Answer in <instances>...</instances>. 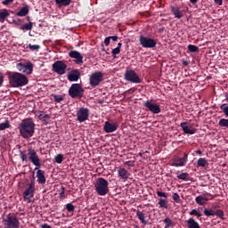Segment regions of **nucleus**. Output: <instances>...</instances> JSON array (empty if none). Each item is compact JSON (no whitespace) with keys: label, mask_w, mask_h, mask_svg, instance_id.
I'll return each mask as SVG.
<instances>
[{"label":"nucleus","mask_w":228,"mask_h":228,"mask_svg":"<svg viewBox=\"0 0 228 228\" xmlns=\"http://www.w3.org/2000/svg\"><path fill=\"white\" fill-rule=\"evenodd\" d=\"M10 17V12L7 9H3L0 12V22L3 24L4 23V20H6V18Z\"/></svg>","instance_id":"26"},{"label":"nucleus","mask_w":228,"mask_h":228,"mask_svg":"<svg viewBox=\"0 0 228 228\" xmlns=\"http://www.w3.org/2000/svg\"><path fill=\"white\" fill-rule=\"evenodd\" d=\"M139 156L142 158L143 156V153H139Z\"/></svg>","instance_id":"62"},{"label":"nucleus","mask_w":228,"mask_h":228,"mask_svg":"<svg viewBox=\"0 0 228 228\" xmlns=\"http://www.w3.org/2000/svg\"><path fill=\"white\" fill-rule=\"evenodd\" d=\"M117 54H120V49L116 47L112 50V56L115 58Z\"/></svg>","instance_id":"46"},{"label":"nucleus","mask_w":228,"mask_h":228,"mask_svg":"<svg viewBox=\"0 0 228 228\" xmlns=\"http://www.w3.org/2000/svg\"><path fill=\"white\" fill-rule=\"evenodd\" d=\"M207 165H208V159H206L205 158H200L197 161L198 167H202L204 168L206 167Z\"/></svg>","instance_id":"30"},{"label":"nucleus","mask_w":228,"mask_h":228,"mask_svg":"<svg viewBox=\"0 0 228 228\" xmlns=\"http://www.w3.org/2000/svg\"><path fill=\"white\" fill-rule=\"evenodd\" d=\"M136 216L140 220L141 224H143V225H147V221L145 220V214H143V212L137 210Z\"/></svg>","instance_id":"27"},{"label":"nucleus","mask_w":228,"mask_h":228,"mask_svg":"<svg viewBox=\"0 0 228 228\" xmlns=\"http://www.w3.org/2000/svg\"><path fill=\"white\" fill-rule=\"evenodd\" d=\"M23 74H33V62L28 61L23 66Z\"/></svg>","instance_id":"23"},{"label":"nucleus","mask_w":228,"mask_h":228,"mask_svg":"<svg viewBox=\"0 0 228 228\" xmlns=\"http://www.w3.org/2000/svg\"><path fill=\"white\" fill-rule=\"evenodd\" d=\"M110 37H107L105 39H104V45L108 47V45H110Z\"/></svg>","instance_id":"50"},{"label":"nucleus","mask_w":228,"mask_h":228,"mask_svg":"<svg viewBox=\"0 0 228 228\" xmlns=\"http://www.w3.org/2000/svg\"><path fill=\"white\" fill-rule=\"evenodd\" d=\"M69 58H74L76 60L77 65H81L83 63V55L77 51H71L69 53Z\"/></svg>","instance_id":"18"},{"label":"nucleus","mask_w":228,"mask_h":228,"mask_svg":"<svg viewBox=\"0 0 228 228\" xmlns=\"http://www.w3.org/2000/svg\"><path fill=\"white\" fill-rule=\"evenodd\" d=\"M218 125L220 126V127H228V119L221 118Z\"/></svg>","instance_id":"40"},{"label":"nucleus","mask_w":228,"mask_h":228,"mask_svg":"<svg viewBox=\"0 0 228 228\" xmlns=\"http://www.w3.org/2000/svg\"><path fill=\"white\" fill-rule=\"evenodd\" d=\"M199 0H190V3H191V4H197Z\"/></svg>","instance_id":"58"},{"label":"nucleus","mask_w":228,"mask_h":228,"mask_svg":"<svg viewBox=\"0 0 228 228\" xmlns=\"http://www.w3.org/2000/svg\"><path fill=\"white\" fill-rule=\"evenodd\" d=\"M13 1H15V0H4L2 2V4L4 6H8L9 4H12L13 3Z\"/></svg>","instance_id":"47"},{"label":"nucleus","mask_w":228,"mask_h":228,"mask_svg":"<svg viewBox=\"0 0 228 228\" xmlns=\"http://www.w3.org/2000/svg\"><path fill=\"white\" fill-rule=\"evenodd\" d=\"M186 163H188V153L184 152L183 157H176L174 159L172 167H186Z\"/></svg>","instance_id":"15"},{"label":"nucleus","mask_w":228,"mask_h":228,"mask_svg":"<svg viewBox=\"0 0 228 228\" xmlns=\"http://www.w3.org/2000/svg\"><path fill=\"white\" fill-rule=\"evenodd\" d=\"M207 194L209 195V193ZM207 194L196 197L195 202L198 203L199 206H206V204H208V200H209V199L207 197Z\"/></svg>","instance_id":"21"},{"label":"nucleus","mask_w":228,"mask_h":228,"mask_svg":"<svg viewBox=\"0 0 228 228\" xmlns=\"http://www.w3.org/2000/svg\"><path fill=\"white\" fill-rule=\"evenodd\" d=\"M79 77H81V72L77 69L71 70L68 75L69 81H79Z\"/></svg>","instance_id":"19"},{"label":"nucleus","mask_w":228,"mask_h":228,"mask_svg":"<svg viewBox=\"0 0 228 228\" xmlns=\"http://www.w3.org/2000/svg\"><path fill=\"white\" fill-rule=\"evenodd\" d=\"M24 66L25 64H23L22 62H20L16 65V69L22 72L24 70Z\"/></svg>","instance_id":"45"},{"label":"nucleus","mask_w":228,"mask_h":228,"mask_svg":"<svg viewBox=\"0 0 228 228\" xmlns=\"http://www.w3.org/2000/svg\"><path fill=\"white\" fill-rule=\"evenodd\" d=\"M20 29L22 31H31V29H33V22L29 21L28 23H25L20 28Z\"/></svg>","instance_id":"28"},{"label":"nucleus","mask_w":228,"mask_h":228,"mask_svg":"<svg viewBox=\"0 0 228 228\" xmlns=\"http://www.w3.org/2000/svg\"><path fill=\"white\" fill-rule=\"evenodd\" d=\"M118 177H120V179H123V181H127V179H129V176L131 175V173L126 168L120 167L118 170Z\"/></svg>","instance_id":"20"},{"label":"nucleus","mask_w":228,"mask_h":228,"mask_svg":"<svg viewBox=\"0 0 228 228\" xmlns=\"http://www.w3.org/2000/svg\"><path fill=\"white\" fill-rule=\"evenodd\" d=\"M203 213L205 216H215V210L209 208H204Z\"/></svg>","instance_id":"34"},{"label":"nucleus","mask_w":228,"mask_h":228,"mask_svg":"<svg viewBox=\"0 0 228 228\" xmlns=\"http://www.w3.org/2000/svg\"><path fill=\"white\" fill-rule=\"evenodd\" d=\"M52 69L59 76H63L67 70V64L63 61H57L52 65Z\"/></svg>","instance_id":"12"},{"label":"nucleus","mask_w":228,"mask_h":228,"mask_svg":"<svg viewBox=\"0 0 228 228\" xmlns=\"http://www.w3.org/2000/svg\"><path fill=\"white\" fill-rule=\"evenodd\" d=\"M28 48L30 49V51H38L40 49V45H31V44H29L28 45Z\"/></svg>","instance_id":"43"},{"label":"nucleus","mask_w":228,"mask_h":228,"mask_svg":"<svg viewBox=\"0 0 228 228\" xmlns=\"http://www.w3.org/2000/svg\"><path fill=\"white\" fill-rule=\"evenodd\" d=\"M170 8L171 13H173L175 19H183L184 17V13L188 12V7L186 10H181V8H179L177 5H171Z\"/></svg>","instance_id":"14"},{"label":"nucleus","mask_w":228,"mask_h":228,"mask_svg":"<svg viewBox=\"0 0 228 228\" xmlns=\"http://www.w3.org/2000/svg\"><path fill=\"white\" fill-rule=\"evenodd\" d=\"M67 211L69 213H74L76 207L72 204V203H68L66 204V208Z\"/></svg>","instance_id":"39"},{"label":"nucleus","mask_w":228,"mask_h":228,"mask_svg":"<svg viewBox=\"0 0 228 228\" xmlns=\"http://www.w3.org/2000/svg\"><path fill=\"white\" fill-rule=\"evenodd\" d=\"M118 129V125L117 123H111L110 121H106L103 126V131L105 133H115Z\"/></svg>","instance_id":"16"},{"label":"nucleus","mask_w":228,"mask_h":228,"mask_svg":"<svg viewBox=\"0 0 228 228\" xmlns=\"http://www.w3.org/2000/svg\"><path fill=\"white\" fill-rule=\"evenodd\" d=\"M216 4L222 6L224 4V0H214Z\"/></svg>","instance_id":"51"},{"label":"nucleus","mask_w":228,"mask_h":228,"mask_svg":"<svg viewBox=\"0 0 228 228\" xmlns=\"http://www.w3.org/2000/svg\"><path fill=\"white\" fill-rule=\"evenodd\" d=\"M60 198L65 199V187H61V191L60 192Z\"/></svg>","instance_id":"49"},{"label":"nucleus","mask_w":228,"mask_h":228,"mask_svg":"<svg viewBox=\"0 0 228 228\" xmlns=\"http://www.w3.org/2000/svg\"><path fill=\"white\" fill-rule=\"evenodd\" d=\"M94 190L100 197H106L110 193V182L102 177L97 178L94 183Z\"/></svg>","instance_id":"4"},{"label":"nucleus","mask_w":228,"mask_h":228,"mask_svg":"<svg viewBox=\"0 0 228 228\" xmlns=\"http://www.w3.org/2000/svg\"><path fill=\"white\" fill-rule=\"evenodd\" d=\"M199 212V210H197V209H192L191 212H190V215H191V216H197V213Z\"/></svg>","instance_id":"52"},{"label":"nucleus","mask_w":228,"mask_h":228,"mask_svg":"<svg viewBox=\"0 0 228 228\" xmlns=\"http://www.w3.org/2000/svg\"><path fill=\"white\" fill-rule=\"evenodd\" d=\"M124 79L125 81H128L129 83H134L135 85L142 83V78H140L138 73L134 69H126L124 74Z\"/></svg>","instance_id":"7"},{"label":"nucleus","mask_w":228,"mask_h":228,"mask_svg":"<svg viewBox=\"0 0 228 228\" xmlns=\"http://www.w3.org/2000/svg\"><path fill=\"white\" fill-rule=\"evenodd\" d=\"M90 117V110L85 107H81L77 111V120L80 123L86 122Z\"/></svg>","instance_id":"13"},{"label":"nucleus","mask_w":228,"mask_h":228,"mask_svg":"<svg viewBox=\"0 0 228 228\" xmlns=\"http://www.w3.org/2000/svg\"><path fill=\"white\" fill-rule=\"evenodd\" d=\"M3 83H4V76L0 73V86H3Z\"/></svg>","instance_id":"53"},{"label":"nucleus","mask_w":228,"mask_h":228,"mask_svg":"<svg viewBox=\"0 0 228 228\" xmlns=\"http://www.w3.org/2000/svg\"><path fill=\"white\" fill-rule=\"evenodd\" d=\"M52 97L54 101V102H61V101H63V96L60 95V94H52Z\"/></svg>","instance_id":"37"},{"label":"nucleus","mask_w":228,"mask_h":228,"mask_svg":"<svg viewBox=\"0 0 228 228\" xmlns=\"http://www.w3.org/2000/svg\"><path fill=\"white\" fill-rule=\"evenodd\" d=\"M69 95L71 99H81L85 95V89L79 84H72L69 89Z\"/></svg>","instance_id":"5"},{"label":"nucleus","mask_w":228,"mask_h":228,"mask_svg":"<svg viewBox=\"0 0 228 228\" xmlns=\"http://www.w3.org/2000/svg\"><path fill=\"white\" fill-rule=\"evenodd\" d=\"M199 209H201V210H202V209H204V208H202V207H200V208H199Z\"/></svg>","instance_id":"64"},{"label":"nucleus","mask_w":228,"mask_h":228,"mask_svg":"<svg viewBox=\"0 0 228 228\" xmlns=\"http://www.w3.org/2000/svg\"><path fill=\"white\" fill-rule=\"evenodd\" d=\"M159 208H164V209H167L168 208V201L167 199H160L159 200Z\"/></svg>","instance_id":"32"},{"label":"nucleus","mask_w":228,"mask_h":228,"mask_svg":"<svg viewBox=\"0 0 228 228\" xmlns=\"http://www.w3.org/2000/svg\"><path fill=\"white\" fill-rule=\"evenodd\" d=\"M186 222L187 228H200V224H198L197 221L193 218H189Z\"/></svg>","instance_id":"22"},{"label":"nucleus","mask_w":228,"mask_h":228,"mask_svg":"<svg viewBox=\"0 0 228 228\" xmlns=\"http://www.w3.org/2000/svg\"><path fill=\"white\" fill-rule=\"evenodd\" d=\"M20 158L21 161L28 163V161H31L32 165H34L35 171H37V178L38 184H45V171L39 169L42 167V163L40 162V157H38V153L37 151L31 147H28L27 152L25 151H20Z\"/></svg>","instance_id":"1"},{"label":"nucleus","mask_w":228,"mask_h":228,"mask_svg":"<svg viewBox=\"0 0 228 228\" xmlns=\"http://www.w3.org/2000/svg\"><path fill=\"white\" fill-rule=\"evenodd\" d=\"M28 13H29V7H28V5L22 7L20 11H18L15 15H17V17H26V15H28Z\"/></svg>","instance_id":"25"},{"label":"nucleus","mask_w":228,"mask_h":228,"mask_svg":"<svg viewBox=\"0 0 228 228\" xmlns=\"http://www.w3.org/2000/svg\"><path fill=\"white\" fill-rule=\"evenodd\" d=\"M25 202L29 204L33 197H35V181H31L28 187L22 193Z\"/></svg>","instance_id":"10"},{"label":"nucleus","mask_w":228,"mask_h":228,"mask_svg":"<svg viewBox=\"0 0 228 228\" xmlns=\"http://www.w3.org/2000/svg\"><path fill=\"white\" fill-rule=\"evenodd\" d=\"M29 80L28 79V77L25 75L19 73V72H13L12 74L9 75V83L12 88H19V86H26Z\"/></svg>","instance_id":"3"},{"label":"nucleus","mask_w":228,"mask_h":228,"mask_svg":"<svg viewBox=\"0 0 228 228\" xmlns=\"http://www.w3.org/2000/svg\"><path fill=\"white\" fill-rule=\"evenodd\" d=\"M139 43L143 49H154V47L158 45V42H156L154 38H151L143 35L139 36Z\"/></svg>","instance_id":"8"},{"label":"nucleus","mask_w":228,"mask_h":228,"mask_svg":"<svg viewBox=\"0 0 228 228\" xmlns=\"http://www.w3.org/2000/svg\"><path fill=\"white\" fill-rule=\"evenodd\" d=\"M154 100H148L143 102L144 108H147L148 111H151V113H153V115H159V113H161V107L158 103L153 102Z\"/></svg>","instance_id":"11"},{"label":"nucleus","mask_w":228,"mask_h":228,"mask_svg":"<svg viewBox=\"0 0 228 228\" xmlns=\"http://www.w3.org/2000/svg\"><path fill=\"white\" fill-rule=\"evenodd\" d=\"M3 222L4 228H19V225H20L19 218L13 213L8 214Z\"/></svg>","instance_id":"6"},{"label":"nucleus","mask_w":228,"mask_h":228,"mask_svg":"<svg viewBox=\"0 0 228 228\" xmlns=\"http://www.w3.org/2000/svg\"><path fill=\"white\" fill-rule=\"evenodd\" d=\"M214 216H218V218L224 220V216H225V215L224 214L222 209H216V211H214Z\"/></svg>","instance_id":"35"},{"label":"nucleus","mask_w":228,"mask_h":228,"mask_svg":"<svg viewBox=\"0 0 228 228\" xmlns=\"http://www.w3.org/2000/svg\"><path fill=\"white\" fill-rule=\"evenodd\" d=\"M187 48L190 53H199V46L195 45H189Z\"/></svg>","instance_id":"36"},{"label":"nucleus","mask_w":228,"mask_h":228,"mask_svg":"<svg viewBox=\"0 0 228 228\" xmlns=\"http://www.w3.org/2000/svg\"><path fill=\"white\" fill-rule=\"evenodd\" d=\"M157 195H158V197H164L165 199L167 198V193L160 191H157Z\"/></svg>","instance_id":"48"},{"label":"nucleus","mask_w":228,"mask_h":228,"mask_svg":"<svg viewBox=\"0 0 228 228\" xmlns=\"http://www.w3.org/2000/svg\"><path fill=\"white\" fill-rule=\"evenodd\" d=\"M124 165H126V167H134V164H133V162H131V160L125 162Z\"/></svg>","instance_id":"54"},{"label":"nucleus","mask_w":228,"mask_h":228,"mask_svg":"<svg viewBox=\"0 0 228 228\" xmlns=\"http://www.w3.org/2000/svg\"><path fill=\"white\" fill-rule=\"evenodd\" d=\"M177 179H181L182 181H190V174L182 173L177 175Z\"/></svg>","instance_id":"33"},{"label":"nucleus","mask_w":228,"mask_h":228,"mask_svg":"<svg viewBox=\"0 0 228 228\" xmlns=\"http://www.w3.org/2000/svg\"><path fill=\"white\" fill-rule=\"evenodd\" d=\"M102 81H104V74L101 71L92 73L89 77V84L93 88L99 86Z\"/></svg>","instance_id":"9"},{"label":"nucleus","mask_w":228,"mask_h":228,"mask_svg":"<svg viewBox=\"0 0 228 228\" xmlns=\"http://www.w3.org/2000/svg\"><path fill=\"white\" fill-rule=\"evenodd\" d=\"M164 224H166L165 228H170V227H174V221H172V219H170V217H166L163 220Z\"/></svg>","instance_id":"31"},{"label":"nucleus","mask_w":228,"mask_h":228,"mask_svg":"<svg viewBox=\"0 0 228 228\" xmlns=\"http://www.w3.org/2000/svg\"><path fill=\"white\" fill-rule=\"evenodd\" d=\"M55 163H58L59 165H61V163H63V155L62 154H58L55 158H54Z\"/></svg>","instance_id":"41"},{"label":"nucleus","mask_w":228,"mask_h":228,"mask_svg":"<svg viewBox=\"0 0 228 228\" xmlns=\"http://www.w3.org/2000/svg\"><path fill=\"white\" fill-rule=\"evenodd\" d=\"M220 109H221L222 111L224 113V115H225L226 117H228V104H225V103L222 104L221 107H220Z\"/></svg>","instance_id":"42"},{"label":"nucleus","mask_w":228,"mask_h":228,"mask_svg":"<svg viewBox=\"0 0 228 228\" xmlns=\"http://www.w3.org/2000/svg\"><path fill=\"white\" fill-rule=\"evenodd\" d=\"M180 127H182V129L185 134H195L197 133L196 128L188 126V122H182L180 124Z\"/></svg>","instance_id":"17"},{"label":"nucleus","mask_w":228,"mask_h":228,"mask_svg":"<svg viewBox=\"0 0 228 228\" xmlns=\"http://www.w3.org/2000/svg\"><path fill=\"white\" fill-rule=\"evenodd\" d=\"M196 216L197 218H200V216H202V214H200V212L198 211V213H196Z\"/></svg>","instance_id":"59"},{"label":"nucleus","mask_w":228,"mask_h":228,"mask_svg":"<svg viewBox=\"0 0 228 228\" xmlns=\"http://www.w3.org/2000/svg\"><path fill=\"white\" fill-rule=\"evenodd\" d=\"M182 63L184 67H188L190 65V62L188 61H183Z\"/></svg>","instance_id":"56"},{"label":"nucleus","mask_w":228,"mask_h":228,"mask_svg":"<svg viewBox=\"0 0 228 228\" xmlns=\"http://www.w3.org/2000/svg\"><path fill=\"white\" fill-rule=\"evenodd\" d=\"M117 48L119 50L122 49V43H118Z\"/></svg>","instance_id":"60"},{"label":"nucleus","mask_w":228,"mask_h":228,"mask_svg":"<svg viewBox=\"0 0 228 228\" xmlns=\"http://www.w3.org/2000/svg\"><path fill=\"white\" fill-rule=\"evenodd\" d=\"M9 127H10V121L8 120L0 124V131H4V129H9Z\"/></svg>","instance_id":"38"},{"label":"nucleus","mask_w":228,"mask_h":228,"mask_svg":"<svg viewBox=\"0 0 228 228\" xmlns=\"http://www.w3.org/2000/svg\"><path fill=\"white\" fill-rule=\"evenodd\" d=\"M173 200H175V202H176L177 204L181 202V197L179 196V194H177V192H175L173 194Z\"/></svg>","instance_id":"44"},{"label":"nucleus","mask_w":228,"mask_h":228,"mask_svg":"<svg viewBox=\"0 0 228 228\" xmlns=\"http://www.w3.org/2000/svg\"><path fill=\"white\" fill-rule=\"evenodd\" d=\"M17 20H18V22H22V20H20V19H18Z\"/></svg>","instance_id":"63"},{"label":"nucleus","mask_w":228,"mask_h":228,"mask_svg":"<svg viewBox=\"0 0 228 228\" xmlns=\"http://www.w3.org/2000/svg\"><path fill=\"white\" fill-rule=\"evenodd\" d=\"M27 20H28V22H31V21H30V20H31V17L27 16Z\"/></svg>","instance_id":"61"},{"label":"nucleus","mask_w":228,"mask_h":228,"mask_svg":"<svg viewBox=\"0 0 228 228\" xmlns=\"http://www.w3.org/2000/svg\"><path fill=\"white\" fill-rule=\"evenodd\" d=\"M109 38H110V40H113V42H117L118 40V37L117 36H110L109 37Z\"/></svg>","instance_id":"55"},{"label":"nucleus","mask_w":228,"mask_h":228,"mask_svg":"<svg viewBox=\"0 0 228 228\" xmlns=\"http://www.w3.org/2000/svg\"><path fill=\"white\" fill-rule=\"evenodd\" d=\"M55 3L59 6H69L72 3V0H55Z\"/></svg>","instance_id":"29"},{"label":"nucleus","mask_w":228,"mask_h":228,"mask_svg":"<svg viewBox=\"0 0 228 228\" xmlns=\"http://www.w3.org/2000/svg\"><path fill=\"white\" fill-rule=\"evenodd\" d=\"M35 122L32 118H25L21 120L20 124L18 126L20 134L25 140H29L35 134Z\"/></svg>","instance_id":"2"},{"label":"nucleus","mask_w":228,"mask_h":228,"mask_svg":"<svg viewBox=\"0 0 228 228\" xmlns=\"http://www.w3.org/2000/svg\"><path fill=\"white\" fill-rule=\"evenodd\" d=\"M37 118L43 121L44 126H47V124H49V118H51V116L49 114L40 113L37 116Z\"/></svg>","instance_id":"24"},{"label":"nucleus","mask_w":228,"mask_h":228,"mask_svg":"<svg viewBox=\"0 0 228 228\" xmlns=\"http://www.w3.org/2000/svg\"><path fill=\"white\" fill-rule=\"evenodd\" d=\"M196 154H199V156H202V151L197 150Z\"/></svg>","instance_id":"57"}]
</instances>
